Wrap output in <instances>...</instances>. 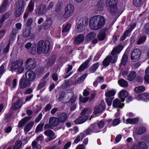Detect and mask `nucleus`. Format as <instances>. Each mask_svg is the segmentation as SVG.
I'll use <instances>...</instances> for the list:
<instances>
[{
	"label": "nucleus",
	"instance_id": "1",
	"mask_svg": "<svg viewBox=\"0 0 149 149\" xmlns=\"http://www.w3.org/2000/svg\"><path fill=\"white\" fill-rule=\"evenodd\" d=\"M105 21L104 17L102 16H94L89 21V27L92 30H98L103 27L105 24Z\"/></svg>",
	"mask_w": 149,
	"mask_h": 149
},
{
	"label": "nucleus",
	"instance_id": "2",
	"mask_svg": "<svg viewBox=\"0 0 149 149\" xmlns=\"http://www.w3.org/2000/svg\"><path fill=\"white\" fill-rule=\"evenodd\" d=\"M123 49V46L120 45L117 46L114 48L111 52V55L112 56H108L104 60L103 62V65L107 66L110 62L113 63H115L117 59L118 56L116 54L119 53Z\"/></svg>",
	"mask_w": 149,
	"mask_h": 149
},
{
	"label": "nucleus",
	"instance_id": "3",
	"mask_svg": "<svg viewBox=\"0 0 149 149\" xmlns=\"http://www.w3.org/2000/svg\"><path fill=\"white\" fill-rule=\"evenodd\" d=\"M50 42L48 40H46L44 42L43 41H39L37 45V52L38 54H46L50 49Z\"/></svg>",
	"mask_w": 149,
	"mask_h": 149
},
{
	"label": "nucleus",
	"instance_id": "4",
	"mask_svg": "<svg viewBox=\"0 0 149 149\" xmlns=\"http://www.w3.org/2000/svg\"><path fill=\"white\" fill-rule=\"evenodd\" d=\"M25 3L24 0H19L16 3L15 16L19 17L23 13L24 10Z\"/></svg>",
	"mask_w": 149,
	"mask_h": 149
},
{
	"label": "nucleus",
	"instance_id": "5",
	"mask_svg": "<svg viewBox=\"0 0 149 149\" xmlns=\"http://www.w3.org/2000/svg\"><path fill=\"white\" fill-rule=\"evenodd\" d=\"M23 60L19 59L16 61L12 66L11 68L13 70H17V72L19 73H22L24 70V68L22 66Z\"/></svg>",
	"mask_w": 149,
	"mask_h": 149
},
{
	"label": "nucleus",
	"instance_id": "6",
	"mask_svg": "<svg viewBox=\"0 0 149 149\" xmlns=\"http://www.w3.org/2000/svg\"><path fill=\"white\" fill-rule=\"evenodd\" d=\"M118 0H107L106 4L107 6L110 8V11L111 13H114L117 11L116 4Z\"/></svg>",
	"mask_w": 149,
	"mask_h": 149
},
{
	"label": "nucleus",
	"instance_id": "7",
	"mask_svg": "<svg viewBox=\"0 0 149 149\" xmlns=\"http://www.w3.org/2000/svg\"><path fill=\"white\" fill-rule=\"evenodd\" d=\"M88 19L86 18H82L80 19L77 27L78 32H81L84 30V26L88 24Z\"/></svg>",
	"mask_w": 149,
	"mask_h": 149
},
{
	"label": "nucleus",
	"instance_id": "8",
	"mask_svg": "<svg viewBox=\"0 0 149 149\" xmlns=\"http://www.w3.org/2000/svg\"><path fill=\"white\" fill-rule=\"evenodd\" d=\"M141 51L139 49H136L132 52L131 56V59L132 62H135L139 59Z\"/></svg>",
	"mask_w": 149,
	"mask_h": 149
},
{
	"label": "nucleus",
	"instance_id": "9",
	"mask_svg": "<svg viewBox=\"0 0 149 149\" xmlns=\"http://www.w3.org/2000/svg\"><path fill=\"white\" fill-rule=\"evenodd\" d=\"M13 104L11 107V109L16 110L19 109L22 107L21 100L16 97L14 96L13 99Z\"/></svg>",
	"mask_w": 149,
	"mask_h": 149
},
{
	"label": "nucleus",
	"instance_id": "10",
	"mask_svg": "<svg viewBox=\"0 0 149 149\" xmlns=\"http://www.w3.org/2000/svg\"><path fill=\"white\" fill-rule=\"evenodd\" d=\"M25 68L27 70H32L36 67V63L35 60L32 58H29L26 62Z\"/></svg>",
	"mask_w": 149,
	"mask_h": 149
},
{
	"label": "nucleus",
	"instance_id": "11",
	"mask_svg": "<svg viewBox=\"0 0 149 149\" xmlns=\"http://www.w3.org/2000/svg\"><path fill=\"white\" fill-rule=\"evenodd\" d=\"M74 10L73 6L71 4L68 5L65 7L64 16L65 18L70 17L72 14Z\"/></svg>",
	"mask_w": 149,
	"mask_h": 149
},
{
	"label": "nucleus",
	"instance_id": "12",
	"mask_svg": "<svg viewBox=\"0 0 149 149\" xmlns=\"http://www.w3.org/2000/svg\"><path fill=\"white\" fill-rule=\"evenodd\" d=\"M72 95V93H69L66 94L64 92H61L59 95L58 98V100L60 101L63 103H66L67 101L68 100L70 99L69 97L70 95Z\"/></svg>",
	"mask_w": 149,
	"mask_h": 149
},
{
	"label": "nucleus",
	"instance_id": "13",
	"mask_svg": "<svg viewBox=\"0 0 149 149\" xmlns=\"http://www.w3.org/2000/svg\"><path fill=\"white\" fill-rule=\"evenodd\" d=\"M100 131V130L97 125L95 124H92L90 125L85 132L86 135H88L93 132L97 133Z\"/></svg>",
	"mask_w": 149,
	"mask_h": 149
},
{
	"label": "nucleus",
	"instance_id": "14",
	"mask_svg": "<svg viewBox=\"0 0 149 149\" xmlns=\"http://www.w3.org/2000/svg\"><path fill=\"white\" fill-rule=\"evenodd\" d=\"M44 134L46 136L49 137L48 140H46L47 142L54 139L56 137L54 131L51 130H48L45 131L44 132Z\"/></svg>",
	"mask_w": 149,
	"mask_h": 149
},
{
	"label": "nucleus",
	"instance_id": "15",
	"mask_svg": "<svg viewBox=\"0 0 149 149\" xmlns=\"http://www.w3.org/2000/svg\"><path fill=\"white\" fill-rule=\"evenodd\" d=\"M25 75L26 79L29 81H33L36 78L35 73L31 70L27 71L25 73Z\"/></svg>",
	"mask_w": 149,
	"mask_h": 149
},
{
	"label": "nucleus",
	"instance_id": "16",
	"mask_svg": "<svg viewBox=\"0 0 149 149\" xmlns=\"http://www.w3.org/2000/svg\"><path fill=\"white\" fill-rule=\"evenodd\" d=\"M60 123L59 119L57 117H51L49 120V123L53 127H55L58 126Z\"/></svg>",
	"mask_w": 149,
	"mask_h": 149
},
{
	"label": "nucleus",
	"instance_id": "17",
	"mask_svg": "<svg viewBox=\"0 0 149 149\" xmlns=\"http://www.w3.org/2000/svg\"><path fill=\"white\" fill-rule=\"evenodd\" d=\"M128 92L125 90H122L119 93L118 96L122 102H123L125 100V98L128 95Z\"/></svg>",
	"mask_w": 149,
	"mask_h": 149
},
{
	"label": "nucleus",
	"instance_id": "18",
	"mask_svg": "<svg viewBox=\"0 0 149 149\" xmlns=\"http://www.w3.org/2000/svg\"><path fill=\"white\" fill-rule=\"evenodd\" d=\"M84 38V36L81 34H79L75 38L74 43L76 45H79L83 42Z\"/></svg>",
	"mask_w": 149,
	"mask_h": 149
},
{
	"label": "nucleus",
	"instance_id": "19",
	"mask_svg": "<svg viewBox=\"0 0 149 149\" xmlns=\"http://www.w3.org/2000/svg\"><path fill=\"white\" fill-rule=\"evenodd\" d=\"M30 84V81L26 79L22 78L20 81V87L22 88H24L28 86Z\"/></svg>",
	"mask_w": 149,
	"mask_h": 149
},
{
	"label": "nucleus",
	"instance_id": "20",
	"mask_svg": "<svg viewBox=\"0 0 149 149\" xmlns=\"http://www.w3.org/2000/svg\"><path fill=\"white\" fill-rule=\"evenodd\" d=\"M87 119V117L86 116H82L79 117L75 120L74 122L77 124H82L85 122Z\"/></svg>",
	"mask_w": 149,
	"mask_h": 149
},
{
	"label": "nucleus",
	"instance_id": "21",
	"mask_svg": "<svg viewBox=\"0 0 149 149\" xmlns=\"http://www.w3.org/2000/svg\"><path fill=\"white\" fill-rule=\"evenodd\" d=\"M104 104L102 103L95 107L94 110V113L95 114L102 112L104 110Z\"/></svg>",
	"mask_w": 149,
	"mask_h": 149
},
{
	"label": "nucleus",
	"instance_id": "22",
	"mask_svg": "<svg viewBox=\"0 0 149 149\" xmlns=\"http://www.w3.org/2000/svg\"><path fill=\"white\" fill-rule=\"evenodd\" d=\"M52 23V21L50 18H47L46 20L42 24V26L44 29H46L49 28Z\"/></svg>",
	"mask_w": 149,
	"mask_h": 149
},
{
	"label": "nucleus",
	"instance_id": "23",
	"mask_svg": "<svg viewBox=\"0 0 149 149\" xmlns=\"http://www.w3.org/2000/svg\"><path fill=\"white\" fill-rule=\"evenodd\" d=\"M113 106L114 107L122 108L124 106V104L121 103L118 99H116L113 102Z\"/></svg>",
	"mask_w": 149,
	"mask_h": 149
},
{
	"label": "nucleus",
	"instance_id": "24",
	"mask_svg": "<svg viewBox=\"0 0 149 149\" xmlns=\"http://www.w3.org/2000/svg\"><path fill=\"white\" fill-rule=\"evenodd\" d=\"M90 60V59H88L84 63H83L79 67L77 71L81 72L85 70L87 67V65Z\"/></svg>",
	"mask_w": 149,
	"mask_h": 149
},
{
	"label": "nucleus",
	"instance_id": "25",
	"mask_svg": "<svg viewBox=\"0 0 149 149\" xmlns=\"http://www.w3.org/2000/svg\"><path fill=\"white\" fill-rule=\"evenodd\" d=\"M31 118V116L26 117L19 122L18 126L19 127H23L24 124L28 122Z\"/></svg>",
	"mask_w": 149,
	"mask_h": 149
},
{
	"label": "nucleus",
	"instance_id": "26",
	"mask_svg": "<svg viewBox=\"0 0 149 149\" xmlns=\"http://www.w3.org/2000/svg\"><path fill=\"white\" fill-rule=\"evenodd\" d=\"M47 10L46 6L45 4H42L40 6L38 13L39 15H42L47 13Z\"/></svg>",
	"mask_w": 149,
	"mask_h": 149
},
{
	"label": "nucleus",
	"instance_id": "27",
	"mask_svg": "<svg viewBox=\"0 0 149 149\" xmlns=\"http://www.w3.org/2000/svg\"><path fill=\"white\" fill-rule=\"evenodd\" d=\"M18 33L17 30L16 29H13L12 30V33L10 36V41L9 42L10 43L11 41L13 40L16 37L17 33Z\"/></svg>",
	"mask_w": 149,
	"mask_h": 149
},
{
	"label": "nucleus",
	"instance_id": "28",
	"mask_svg": "<svg viewBox=\"0 0 149 149\" xmlns=\"http://www.w3.org/2000/svg\"><path fill=\"white\" fill-rule=\"evenodd\" d=\"M96 36L95 33L94 32H90L85 37L86 41H88L93 39Z\"/></svg>",
	"mask_w": 149,
	"mask_h": 149
},
{
	"label": "nucleus",
	"instance_id": "29",
	"mask_svg": "<svg viewBox=\"0 0 149 149\" xmlns=\"http://www.w3.org/2000/svg\"><path fill=\"white\" fill-rule=\"evenodd\" d=\"M34 124V122L31 121L27 124L24 128V130L26 132L29 131Z\"/></svg>",
	"mask_w": 149,
	"mask_h": 149
},
{
	"label": "nucleus",
	"instance_id": "30",
	"mask_svg": "<svg viewBox=\"0 0 149 149\" xmlns=\"http://www.w3.org/2000/svg\"><path fill=\"white\" fill-rule=\"evenodd\" d=\"M136 76V73L134 71L132 72L128 75L127 79L130 81H132L135 79Z\"/></svg>",
	"mask_w": 149,
	"mask_h": 149
},
{
	"label": "nucleus",
	"instance_id": "31",
	"mask_svg": "<svg viewBox=\"0 0 149 149\" xmlns=\"http://www.w3.org/2000/svg\"><path fill=\"white\" fill-rule=\"evenodd\" d=\"M22 145V141L21 140H17L15 142L13 149H20Z\"/></svg>",
	"mask_w": 149,
	"mask_h": 149
},
{
	"label": "nucleus",
	"instance_id": "32",
	"mask_svg": "<svg viewBox=\"0 0 149 149\" xmlns=\"http://www.w3.org/2000/svg\"><path fill=\"white\" fill-rule=\"evenodd\" d=\"M104 4V1L103 0H101L97 2V10L99 11H102L104 9V7L103 6Z\"/></svg>",
	"mask_w": 149,
	"mask_h": 149
},
{
	"label": "nucleus",
	"instance_id": "33",
	"mask_svg": "<svg viewBox=\"0 0 149 149\" xmlns=\"http://www.w3.org/2000/svg\"><path fill=\"white\" fill-rule=\"evenodd\" d=\"M104 80V78L103 77H97L96 80L93 82V85L95 87H96L98 83L102 82Z\"/></svg>",
	"mask_w": 149,
	"mask_h": 149
},
{
	"label": "nucleus",
	"instance_id": "34",
	"mask_svg": "<svg viewBox=\"0 0 149 149\" xmlns=\"http://www.w3.org/2000/svg\"><path fill=\"white\" fill-rule=\"evenodd\" d=\"M8 0H4V1L1 6L0 7V13H3L5 10L6 6L8 4Z\"/></svg>",
	"mask_w": 149,
	"mask_h": 149
},
{
	"label": "nucleus",
	"instance_id": "35",
	"mask_svg": "<svg viewBox=\"0 0 149 149\" xmlns=\"http://www.w3.org/2000/svg\"><path fill=\"white\" fill-rule=\"evenodd\" d=\"M145 0H133V4L135 6L140 7L143 3Z\"/></svg>",
	"mask_w": 149,
	"mask_h": 149
},
{
	"label": "nucleus",
	"instance_id": "36",
	"mask_svg": "<svg viewBox=\"0 0 149 149\" xmlns=\"http://www.w3.org/2000/svg\"><path fill=\"white\" fill-rule=\"evenodd\" d=\"M119 85L123 87H127L128 86V84L124 79H120L118 81Z\"/></svg>",
	"mask_w": 149,
	"mask_h": 149
},
{
	"label": "nucleus",
	"instance_id": "37",
	"mask_svg": "<svg viewBox=\"0 0 149 149\" xmlns=\"http://www.w3.org/2000/svg\"><path fill=\"white\" fill-rule=\"evenodd\" d=\"M72 83V80L70 79L68 81H65L64 83L62 85L61 87L63 88H66L70 86Z\"/></svg>",
	"mask_w": 149,
	"mask_h": 149
},
{
	"label": "nucleus",
	"instance_id": "38",
	"mask_svg": "<svg viewBox=\"0 0 149 149\" xmlns=\"http://www.w3.org/2000/svg\"><path fill=\"white\" fill-rule=\"evenodd\" d=\"M99 64L97 63L94 64L90 68V71L92 73L95 72L96 70L98 67Z\"/></svg>",
	"mask_w": 149,
	"mask_h": 149
},
{
	"label": "nucleus",
	"instance_id": "39",
	"mask_svg": "<svg viewBox=\"0 0 149 149\" xmlns=\"http://www.w3.org/2000/svg\"><path fill=\"white\" fill-rule=\"evenodd\" d=\"M67 115L66 113H63L61 114L58 118L60 121V123H63L67 119Z\"/></svg>",
	"mask_w": 149,
	"mask_h": 149
},
{
	"label": "nucleus",
	"instance_id": "40",
	"mask_svg": "<svg viewBox=\"0 0 149 149\" xmlns=\"http://www.w3.org/2000/svg\"><path fill=\"white\" fill-rule=\"evenodd\" d=\"M145 89L144 86H139L136 87L134 89L135 92L139 93L143 91Z\"/></svg>",
	"mask_w": 149,
	"mask_h": 149
},
{
	"label": "nucleus",
	"instance_id": "41",
	"mask_svg": "<svg viewBox=\"0 0 149 149\" xmlns=\"http://www.w3.org/2000/svg\"><path fill=\"white\" fill-rule=\"evenodd\" d=\"M32 147L33 149H41L42 147L40 145H38L37 142L35 141H33L31 144Z\"/></svg>",
	"mask_w": 149,
	"mask_h": 149
},
{
	"label": "nucleus",
	"instance_id": "42",
	"mask_svg": "<svg viewBox=\"0 0 149 149\" xmlns=\"http://www.w3.org/2000/svg\"><path fill=\"white\" fill-rule=\"evenodd\" d=\"M139 120L138 118H134L133 119L128 118L126 120V122L129 124H134L137 122Z\"/></svg>",
	"mask_w": 149,
	"mask_h": 149
},
{
	"label": "nucleus",
	"instance_id": "43",
	"mask_svg": "<svg viewBox=\"0 0 149 149\" xmlns=\"http://www.w3.org/2000/svg\"><path fill=\"white\" fill-rule=\"evenodd\" d=\"M106 37V34L104 32H101L99 33L97 35V37L100 40H104Z\"/></svg>",
	"mask_w": 149,
	"mask_h": 149
},
{
	"label": "nucleus",
	"instance_id": "44",
	"mask_svg": "<svg viewBox=\"0 0 149 149\" xmlns=\"http://www.w3.org/2000/svg\"><path fill=\"white\" fill-rule=\"evenodd\" d=\"M115 93L116 92L114 90L108 91L105 93V95L107 97H110L113 96Z\"/></svg>",
	"mask_w": 149,
	"mask_h": 149
},
{
	"label": "nucleus",
	"instance_id": "45",
	"mask_svg": "<svg viewBox=\"0 0 149 149\" xmlns=\"http://www.w3.org/2000/svg\"><path fill=\"white\" fill-rule=\"evenodd\" d=\"M145 74L146 76L144 77V80L147 82L149 83V66L145 70Z\"/></svg>",
	"mask_w": 149,
	"mask_h": 149
},
{
	"label": "nucleus",
	"instance_id": "46",
	"mask_svg": "<svg viewBox=\"0 0 149 149\" xmlns=\"http://www.w3.org/2000/svg\"><path fill=\"white\" fill-rule=\"evenodd\" d=\"M138 144L139 149H146L147 148L146 144L143 141L139 142Z\"/></svg>",
	"mask_w": 149,
	"mask_h": 149
},
{
	"label": "nucleus",
	"instance_id": "47",
	"mask_svg": "<svg viewBox=\"0 0 149 149\" xmlns=\"http://www.w3.org/2000/svg\"><path fill=\"white\" fill-rule=\"evenodd\" d=\"M31 34L30 30L29 28H25L23 31V35L24 37L29 36Z\"/></svg>",
	"mask_w": 149,
	"mask_h": 149
},
{
	"label": "nucleus",
	"instance_id": "48",
	"mask_svg": "<svg viewBox=\"0 0 149 149\" xmlns=\"http://www.w3.org/2000/svg\"><path fill=\"white\" fill-rule=\"evenodd\" d=\"M34 3L31 1L28 6V11L30 12H32L34 9Z\"/></svg>",
	"mask_w": 149,
	"mask_h": 149
},
{
	"label": "nucleus",
	"instance_id": "49",
	"mask_svg": "<svg viewBox=\"0 0 149 149\" xmlns=\"http://www.w3.org/2000/svg\"><path fill=\"white\" fill-rule=\"evenodd\" d=\"M128 59V56L127 55L124 54L123 56L121 63L123 65H125Z\"/></svg>",
	"mask_w": 149,
	"mask_h": 149
},
{
	"label": "nucleus",
	"instance_id": "50",
	"mask_svg": "<svg viewBox=\"0 0 149 149\" xmlns=\"http://www.w3.org/2000/svg\"><path fill=\"white\" fill-rule=\"evenodd\" d=\"M91 112V110L87 108L84 109L81 113V115L82 116H86L88 117L87 116Z\"/></svg>",
	"mask_w": 149,
	"mask_h": 149
},
{
	"label": "nucleus",
	"instance_id": "51",
	"mask_svg": "<svg viewBox=\"0 0 149 149\" xmlns=\"http://www.w3.org/2000/svg\"><path fill=\"white\" fill-rule=\"evenodd\" d=\"M87 75V74H85L83 75L82 76L79 77L77 81L78 84H80L83 82L84 79L86 77Z\"/></svg>",
	"mask_w": 149,
	"mask_h": 149
},
{
	"label": "nucleus",
	"instance_id": "52",
	"mask_svg": "<svg viewBox=\"0 0 149 149\" xmlns=\"http://www.w3.org/2000/svg\"><path fill=\"white\" fill-rule=\"evenodd\" d=\"M131 32V31L128 29L124 33L123 35L120 38V40H124L128 36V34Z\"/></svg>",
	"mask_w": 149,
	"mask_h": 149
},
{
	"label": "nucleus",
	"instance_id": "53",
	"mask_svg": "<svg viewBox=\"0 0 149 149\" xmlns=\"http://www.w3.org/2000/svg\"><path fill=\"white\" fill-rule=\"evenodd\" d=\"M71 25L70 24H68L63 29L62 32L63 33L68 31L70 30Z\"/></svg>",
	"mask_w": 149,
	"mask_h": 149
},
{
	"label": "nucleus",
	"instance_id": "54",
	"mask_svg": "<svg viewBox=\"0 0 149 149\" xmlns=\"http://www.w3.org/2000/svg\"><path fill=\"white\" fill-rule=\"evenodd\" d=\"M44 125V124H41L38 125L36 127V132H39L42 131L43 130V127Z\"/></svg>",
	"mask_w": 149,
	"mask_h": 149
},
{
	"label": "nucleus",
	"instance_id": "55",
	"mask_svg": "<svg viewBox=\"0 0 149 149\" xmlns=\"http://www.w3.org/2000/svg\"><path fill=\"white\" fill-rule=\"evenodd\" d=\"M46 81L45 80L43 81L42 82L40 83L38 86L37 90H39L41 88L44 87L46 84Z\"/></svg>",
	"mask_w": 149,
	"mask_h": 149
},
{
	"label": "nucleus",
	"instance_id": "56",
	"mask_svg": "<svg viewBox=\"0 0 149 149\" xmlns=\"http://www.w3.org/2000/svg\"><path fill=\"white\" fill-rule=\"evenodd\" d=\"M146 38L145 36H143L141 37L137 42L138 45H139L143 43L146 40Z\"/></svg>",
	"mask_w": 149,
	"mask_h": 149
},
{
	"label": "nucleus",
	"instance_id": "57",
	"mask_svg": "<svg viewBox=\"0 0 149 149\" xmlns=\"http://www.w3.org/2000/svg\"><path fill=\"white\" fill-rule=\"evenodd\" d=\"M143 100L146 101L149 100V93H143Z\"/></svg>",
	"mask_w": 149,
	"mask_h": 149
},
{
	"label": "nucleus",
	"instance_id": "58",
	"mask_svg": "<svg viewBox=\"0 0 149 149\" xmlns=\"http://www.w3.org/2000/svg\"><path fill=\"white\" fill-rule=\"evenodd\" d=\"M146 131V129L145 127L140 128L138 130L137 133L139 134H141L145 132Z\"/></svg>",
	"mask_w": 149,
	"mask_h": 149
},
{
	"label": "nucleus",
	"instance_id": "59",
	"mask_svg": "<svg viewBox=\"0 0 149 149\" xmlns=\"http://www.w3.org/2000/svg\"><path fill=\"white\" fill-rule=\"evenodd\" d=\"M9 16V15L8 13H6L1 17V19L2 21H4Z\"/></svg>",
	"mask_w": 149,
	"mask_h": 149
},
{
	"label": "nucleus",
	"instance_id": "60",
	"mask_svg": "<svg viewBox=\"0 0 149 149\" xmlns=\"http://www.w3.org/2000/svg\"><path fill=\"white\" fill-rule=\"evenodd\" d=\"M54 5V3L52 2H49V5L47 7V10H52L53 8Z\"/></svg>",
	"mask_w": 149,
	"mask_h": 149
},
{
	"label": "nucleus",
	"instance_id": "61",
	"mask_svg": "<svg viewBox=\"0 0 149 149\" xmlns=\"http://www.w3.org/2000/svg\"><path fill=\"white\" fill-rule=\"evenodd\" d=\"M104 125V123L102 121H100L97 123L99 129L102 128Z\"/></svg>",
	"mask_w": 149,
	"mask_h": 149
},
{
	"label": "nucleus",
	"instance_id": "62",
	"mask_svg": "<svg viewBox=\"0 0 149 149\" xmlns=\"http://www.w3.org/2000/svg\"><path fill=\"white\" fill-rule=\"evenodd\" d=\"M113 99V98H109L107 99L106 100L107 104L109 106L111 105Z\"/></svg>",
	"mask_w": 149,
	"mask_h": 149
},
{
	"label": "nucleus",
	"instance_id": "63",
	"mask_svg": "<svg viewBox=\"0 0 149 149\" xmlns=\"http://www.w3.org/2000/svg\"><path fill=\"white\" fill-rule=\"evenodd\" d=\"M120 122V120L118 119H115L113 120L112 124L114 126H115L118 124Z\"/></svg>",
	"mask_w": 149,
	"mask_h": 149
},
{
	"label": "nucleus",
	"instance_id": "64",
	"mask_svg": "<svg viewBox=\"0 0 149 149\" xmlns=\"http://www.w3.org/2000/svg\"><path fill=\"white\" fill-rule=\"evenodd\" d=\"M33 22V19L32 18H29L27 21L26 25L28 26H30L32 24Z\"/></svg>",
	"mask_w": 149,
	"mask_h": 149
}]
</instances>
